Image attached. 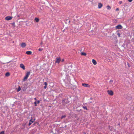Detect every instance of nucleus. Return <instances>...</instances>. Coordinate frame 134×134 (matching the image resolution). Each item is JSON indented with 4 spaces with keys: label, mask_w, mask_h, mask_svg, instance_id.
I'll use <instances>...</instances> for the list:
<instances>
[{
    "label": "nucleus",
    "mask_w": 134,
    "mask_h": 134,
    "mask_svg": "<svg viewBox=\"0 0 134 134\" xmlns=\"http://www.w3.org/2000/svg\"><path fill=\"white\" fill-rule=\"evenodd\" d=\"M113 81L112 80H110V81H109V82L110 83H113Z\"/></svg>",
    "instance_id": "obj_24"
},
{
    "label": "nucleus",
    "mask_w": 134,
    "mask_h": 134,
    "mask_svg": "<svg viewBox=\"0 0 134 134\" xmlns=\"http://www.w3.org/2000/svg\"><path fill=\"white\" fill-rule=\"evenodd\" d=\"M32 121L31 120H30V122H32Z\"/></svg>",
    "instance_id": "obj_35"
},
{
    "label": "nucleus",
    "mask_w": 134,
    "mask_h": 134,
    "mask_svg": "<svg viewBox=\"0 0 134 134\" xmlns=\"http://www.w3.org/2000/svg\"><path fill=\"white\" fill-rule=\"evenodd\" d=\"M102 6V4L101 3H99L98 5V8H100Z\"/></svg>",
    "instance_id": "obj_11"
},
{
    "label": "nucleus",
    "mask_w": 134,
    "mask_h": 134,
    "mask_svg": "<svg viewBox=\"0 0 134 134\" xmlns=\"http://www.w3.org/2000/svg\"><path fill=\"white\" fill-rule=\"evenodd\" d=\"M20 90H21V88H20V87L19 86L17 90V91L19 92Z\"/></svg>",
    "instance_id": "obj_19"
},
{
    "label": "nucleus",
    "mask_w": 134,
    "mask_h": 134,
    "mask_svg": "<svg viewBox=\"0 0 134 134\" xmlns=\"http://www.w3.org/2000/svg\"><path fill=\"white\" fill-rule=\"evenodd\" d=\"M13 64H14V63H13V62H12L11 63V64H10L9 65H10L11 66H12L13 65Z\"/></svg>",
    "instance_id": "obj_23"
},
{
    "label": "nucleus",
    "mask_w": 134,
    "mask_h": 134,
    "mask_svg": "<svg viewBox=\"0 0 134 134\" xmlns=\"http://www.w3.org/2000/svg\"><path fill=\"white\" fill-rule=\"evenodd\" d=\"M20 67L24 70H25V69L24 65L22 64H20Z\"/></svg>",
    "instance_id": "obj_7"
},
{
    "label": "nucleus",
    "mask_w": 134,
    "mask_h": 134,
    "mask_svg": "<svg viewBox=\"0 0 134 134\" xmlns=\"http://www.w3.org/2000/svg\"><path fill=\"white\" fill-rule=\"evenodd\" d=\"M44 84L45 85L47 86V82H45L44 83Z\"/></svg>",
    "instance_id": "obj_27"
},
{
    "label": "nucleus",
    "mask_w": 134,
    "mask_h": 134,
    "mask_svg": "<svg viewBox=\"0 0 134 134\" xmlns=\"http://www.w3.org/2000/svg\"><path fill=\"white\" fill-rule=\"evenodd\" d=\"M56 60L55 61V63H59L61 61V59L59 57H57L56 59Z\"/></svg>",
    "instance_id": "obj_3"
},
{
    "label": "nucleus",
    "mask_w": 134,
    "mask_h": 134,
    "mask_svg": "<svg viewBox=\"0 0 134 134\" xmlns=\"http://www.w3.org/2000/svg\"><path fill=\"white\" fill-rule=\"evenodd\" d=\"M41 44H43V42H41L40 43Z\"/></svg>",
    "instance_id": "obj_34"
},
{
    "label": "nucleus",
    "mask_w": 134,
    "mask_h": 134,
    "mask_svg": "<svg viewBox=\"0 0 134 134\" xmlns=\"http://www.w3.org/2000/svg\"><path fill=\"white\" fill-rule=\"evenodd\" d=\"M62 104L65 105L66 104L68 103H69V101L67 99H63L62 102Z\"/></svg>",
    "instance_id": "obj_1"
},
{
    "label": "nucleus",
    "mask_w": 134,
    "mask_h": 134,
    "mask_svg": "<svg viewBox=\"0 0 134 134\" xmlns=\"http://www.w3.org/2000/svg\"><path fill=\"white\" fill-rule=\"evenodd\" d=\"M34 20H35L36 22H37L39 21V19L37 18H35Z\"/></svg>",
    "instance_id": "obj_13"
},
{
    "label": "nucleus",
    "mask_w": 134,
    "mask_h": 134,
    "mask_svg": "<svg viewBox=\"0 0 134 134\" xmlns=\"http://www.w3.org/2000/svg\"><path fill=\"white\" fill-rule=\"evenodd\" d=\"M44 88H47V86L45 85V86L44 87Z\"/></svg>",
    "instance_id": "obj_32"
},
{
    "label": "nucleus",
    "mask_w": 134,
    "mask_h": 134,
    "mask_svg": "<svg viewBox=\"0 0 134 134\" xmlns=\"http://www.w3.org/2000/svg\"><path fill=\"white\" fill-rule=\"evenodd\" d=\"M107 8L108 10H110V7L109 5H107Z\"/></svg>",
    "instance_id": "obj_18"
},
{
    "label": "nucleus",
    "mask_w": 134,
    "mask_h": 134,
    "mask_svg": "<svg viewBox=\"0 0 134 134\" xmlns=\"http://www.w3.org/2000/svg\"><path fill=\"white\" fill-rule=\"evenodd\" d=\"M10 74L8 72H7L5 74V76H8Z\"/></svg>",
    "instance_id": "obj_17"
},
{
    "label": "nucleus",
    "mask_w": 134,
    "mask_h": 134,
    "mask_svg": "<svg viewBox=\"0 0 134 134\" xmlns=\"http://www.w3.org/2000/svg\"><path fill=\"white\" fill-rule=\"evenodd\" d=\"M32 53V52L31 51H27L26 52V53L29 55L31 54Z\"/></svg>",
    "instance_id": "obj_12"
},
{
    "label": "nucleus",
    "mask_w": 134,
    "mask_h": 134,
    "mask_svg": "<svg viewBox=\"0 0 134 134\" xmlns=\"http://www.w3.org/2000/svg\"><path fill=\"white\" fill-rule=\"evenodd\" d=\"M4 131H2L0 132V134H4Z\"/></svg>",
    "instance_id": "obj_21"
},
{
    "label": "nucleus",
    "mask_w": 134,
    "mask_h": 134,
    "mask_svg": "<svg viewBox=\"0 0 134 134\" xmlns=\"http://www.w3.org/2000/svg\"><path fill=\"white\" fill-rule=\"evenodd\" d=\"M117 35L119 37H120V34L118 32H117Z\"/></svg>",
    "instance_id": "obj_20"
},
{
    "label": "nucleus",
    "mask_w": 134,
    "mask_h": 134,
    "mask_svg": "<svg viewBox=\"0 0 134 134\" xmlns=\"http://www.w3.org/2000/svg\"><path fill=\"white\" fill-rule=\"evenodd\" d=\"M37 103L36 101L34 102L35 105V106H37Z\"/></svg>",
    "instance_id": "obj_26"
},
{
    "label": "nucleus",
    "mask_w": 134,
    "mask_h": 134,
    "mask_svg": "<svg viewBox=\"0 0 134 134\" xmlns=\"http://www.w3.org/2000/svg\"><path fill=\"white\" fill-rule=\"evenodd\" d=\"M82 85L84 87H90V85H89L85 83H82Z\"/></svg>",
    "instance_id": "obj_6"
},
{
    "label": "nucleus",
    "mask_w": 134,
    "mask_h": 134,
    "mask_svg": "<svg viewBox=\"0 0 134 134\" xmlns=\"http://www.w3.org/2000/svg\"><path fill=\"white\" fill-rule=\"evenodd\" d=\"M35 100H37V98H35Z\"/></svg>",
    "instance_id": "obj_36"
},
{
    "label": "nucleus",
    "mask_w": 134,
    "mask_h": 134,
    "mask_svg": "<svg viewBox=\"0 0 134 134\" xmlns=\"http://www.w3.org/2000/svg\"><path fill=\"white\" fill-rule=\"evenodd\" d=\"M40 100H38V101H37V103L38 104H39V103H40Z\"/></svg>",
    "instance_id": "obj_29"
},
{
    "label": "nucleus",
    "mask_w": 134,
    "mask_h": 134,
    "mask_svg": "<svg viewBox=\"0 0 134 134\" xmlns=\"http://www.w3.org/2000/svg\"><path fill=\"white\" fill-rule=\"evenodd\" d=\"M122 3V1H120L119 2V3L120 4H121Z\"/></svg>",
    "instance_id": "obj_28"
},
{
    "label": "nucleus",
    "mask_w": 134,
    "mask_h": 134,
    "mask_svg": "<svg viewBox=\"0 0 134 134\" xmlns=\"http://www.w3.org/2000/svg\"><path fill=\"white\" fill-rule=\"evenodd\" d=\"M82 107L84 109H86L87 110H88L87 108V107L86 106H83Z\"/></svg>",
    "instance_id": "obj_16"
},
{
    "label": "nucleus",
    "mask_w": 134,
    "mask_h": 134,
    "mask_svg": "<svg viewBox=\"0 0 134 134\" xmlns=\"http://www.w3.org/2000/svg\"><path fill=\"white\" fill-rule=\"evenodd\" d=\"M92 62L93 64L94 65L96 64L97 63L96 61L94 59L92 60Z\"/></svg>",
    "instance_id": "obj_10"
},
{
    "label": "nucleus",
    "mask_w": 134,
    "mask_h": 134,
    "mask_svg": "<svg viewBox=\"0 0 134 134\" xmlns=\"http://www.w3.org/2000/svg\"><path fill=\"white\" fill-rule=\"evenodd\" d=\"M81 54L82 55H84L86 56V53L84 52H81Z\"/></svg>",
    "instance_id": "obj_15"
},
{
    "label": "nucleus",
    "mask_w": 134,
    "mask_h": 134,
    "mask_svg": "<svg viewBox=\"0 0 134 134\" xmlns=\"http://www.w3.org/2000/svg\"><path fill=\"white\" fill-rule=\"evenodd\" d=\"M30 71L28 72H27L24 78L23 81H24L26 80L28 78V77L29 76V75L30 74Z\"/></svg>",
    "instance_id": "obj_2"
},
{
    "label": "nucleus",
    "mask_w": 134,
    "mask_h": 134,
    "mask_svg": "<svg viewBox=\"0 0 134 134\" xmlns=\"http://www.w3.org/2000/svg\"><path fill=\"white\" fill-rule=\"evenodd\" d=\"M132 0H128V1L130 2H131Z\"/></svg>",
    "instance_id": "obj_30"
},
{
    "label": "nucleus",
    "mask_w": 134,
    "mask_h": 134,
    "mask_svg": "<svg viewBox=\"0 0 134 134\" xmlns=\"http://www.w3.org/2000/svg\"><path fill=\"white\" fill-rule=\"evenodd\" d=\"M64 61V59H62V62H63V61Z\"/></svg>",
    "instance_id": "obj_33"
},
{
    "label": "nucleus",
    "mask_w": 134,
    "mask_h": 134,
    "mask_svg": "<svg viewBox=\"0 0 134 134\" xmlns=\"http://www.w3.org/2000/svg\"><path fill=\"white\" fill-rule=\"evenodd\" d=\"M21 45L22 47L24 48L25 47L26 44L25 43H23L21 44Z\"/></svg>",
    "instance_id": "obj_9"
},
{
    "label": "nucleus",
    "mask_w": 134,
    "mask_h": 134,
    "mask_svg": "<svg viewBox=\"0 0 134 134\" xmlns=\"http://www.w3.org/2000/svg\"><path fill=\"white\" fill-rule=\"evenodd\" d=\"M122 27L121 25H119L115 27L116 29H121Z\"/></svg>",
    "instance_id": "obj_5"
},
{
    "label": "nucleus",
    "mask_w": 134,
    "mask_h": 134,
    "mask_svg": "<svg viewBox=\"0 0 134 134\" xmlns=\"http://www.w3.org/2000/svg\"><path fill=\"white\" fill-rule=\"evenodd\" d=\"M12 19V17L9 16L6 17L5 18V19L7 20H11Z\"/></svg>",
    "instance_id": "obj_8"
},
{
    "label": "nucleus",
    "mask_w": 134,
    "mask_h": 134,
    "mask_svg": "<svg viewBox=\"0 0 134 134\" xmlns=\"http://www.w3.org/2000/svg\"><path fill=\"white\" fill-rule=\"evenodd\" d=\"M119 10V9L118 8H116V10L117 11H118Z\"/></svg>",
    "instance_id": "obj_31"
},
{
    "label": "nucleus",
    "mask_w": 134,
    "mask_h": 134,
    "mask_svg": "<svg viewBox=\"0 0 134 134\" xmlns=\"http://www.w3.org/2000/svg\"><path fill=\"white\" fill-rule=\"evenodd\" d=\"M107 92L108 94L112 96L113 94V92L111 90H108L107 91Z\"/></svg>",
    "instance_id": "obj_4"
},
{
    "label": "nucleus",
    "mask_w": 134,
    "mask_h": 134,
    "mask_svg": "<svg viewBox=\"0 0 134 134\" xmlns=\"http://www.w3.org/2000/svg\"><path fill=\"white\" fill-rule=\"evenodd\" d=\"M33 122V121H32L31 122H30L29 123V124H28L29 125V126Z\"/></svg>",
    "instance_id": "obj_22"
},
{
    "label": "nucleus",
    "mask_w": 134,
    "mask_h": 134,
    "mask_svg": "<svg viewBox=\"0 0 134 134\" xmlns=\"http://www.w3.org/2000/svg\"><path fill=\"white\" fill-rule=\"evenodd\" d=\"M66 116V115H64L62 116L61 117V119H62L63 118H65Z\"/></svg>",
    "instance_id": "obj_14"
},
{
    "label": "nucleus",
    "mask_w": 134,
    "mask_h": 134,
    "mask_svg": "<svg viewBox=\"0 0 134 134\" xmlns=\"http://www.w3.org/2000/svg\"><path fill=\"white\" fill-rule=\"evenodd\" d=\"M43 50V49H42V48H39V49H38V50L40 51H42Z\"/></svg>",
    "instance_id": "obj_25"
}]
</instances>
